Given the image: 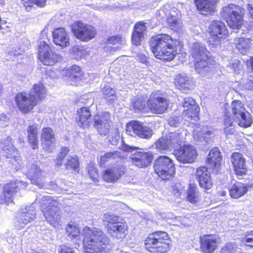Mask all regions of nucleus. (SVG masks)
Segmentation results:
<instances>
[{"mask_svg": "<svg viewBox=\"0 0 253 253\" xmlns=\"http://www.w3.org/2000/svg\"><path fill=\"white\" fill-rule=\"evenodd\" d=\"M182 120L180 116L175 117L171 116L169 120L168 123L169 126H178L181 123Z\"/></svg>", "mask_w": 253, "mask_h": 253, "instance_id": "obj_58", "label": "nucleus"}, {"mask_svg": "<svg viewBox=\"0 0 253 253\" xmlns=\"http://www.w3.org/2000/svg\"><path fill=\"white\" fill-rule=\"evenodd\" d=\"M244 240L247 246L253 247V231L245 236Z\"/></svg>", "mask_w": 253, "mask_h": 253, "instance_id": "obj_60", "label": "nucleus"}, {"mask_svg": "<svg viewBox=\"0 0 253 253\" xmlns=\"http://www.w3.org/2000/svg\"><path fill=\"white\" fill-rule=\"evenodd\" d=\"M170 242L167 233L158 231L149 235L145 240V245L151 253H165L169 250Z\"/></svg>", "mask_w": 253, "mask_h": 253, "instance_id": "obj_7", "label": "nucleus"}, {"mask_svg": "<svg viewBox=\"0 0 253 253\" xmlns=\"http://www.w3.org/2000/svg\"><path fill=\"white\" fill-rule=\"evenodd\" d=\"M238 12H239L238 6L233 4H229L222 7L220 12V15L222 18L226 20V22L233 24L231 17L235 14H237Z\"/></svg>", "mask_w": 253, "mask_h": 253, "instance_id": "obj_38", "label": "nucleus"}, {"mask_svg": "<svg viewBox=\"0 0 253 253\" xmlns=\"http://www.w3.org/2000/svg\"><path fill=\"white\" fill-rule=\"evenodd\" d=\"M11 138L7 137L0 140V148L5 153V156L10 158L9 163L11 167L18 170L21 168L22 162L19 154L11 142Z\"/></svg>", "mask_w": 253, "mask_h": 253, "instance_id": "obj_12", "label": "nucleus"}, {"mask_svg": "<svg viewBox=\"0 0 253 253\" xmlns=\"http://www.w3.org/2000/svg\"><path fill=\"white\" fill-rule=\"evenodd\" d=\"M27 11H30L34 5L43 7L45 5L46 0H22Z\"/></svg>", "mask_w": 253, "mask_h": 253, "instance_id": "obj_47", "label": "nucleus"}, {"mask_svg": "<svg viewBox=\"0 0 253 253\" xmlns=\"http://www.w3.org/2000/svg\"><path fill=\"white\" fill-rule=\"evenodd\" d=\"M232 18V22L233 24H230L229 22H227L228 26L232 29H240L243 25V19L242 16L239 14V12H237V14H235L234 15L231 17Z\"/></svg>", "mask_w": 253, "mask_h": 253, "instance_id": "obj_48", "label": "nucleus"}, {"mask_svg": "<svg viewBox=\"0 0 253 253\" xmlns=\"http://www.w3.org/2000/svg\"><path fill=\"white\" fill-rule=\"evenodd\" d=\"M187 132V130L178 129L162 136L155 142V148L160 151L178 148L185 142Z\"/></svg>", "mask_w": 253, "mask_h": 253, "instance_id": "obj_6", "label": "nucleus"}, {"mask_svg": "<svg viewBox=\"0 0 253 253\" xmlns=\"http://www.w3.org/2000/svg\"><path fill=\"white\" fill-rule=\"evenodd\" d=\"M125 168L122 166H117L107 169L104 172L103 177L108 182H115L124 174Z\"/></svg>", "mask_w": 253, "mask_h": 253, "instance_id": "obj_27", "label": "nucleus"}, {"mask_svg": "<svg viewBox=\"0 0 253 253\" xmlns=\"http://www.w3.org/2000/svg\"><path fill=\"white\" fill-rule=\"evenodd\" d=\"M78 125L84 128L88 127L92 124L91 113L88 108L82 107L77 111Z\"/></svg>", "mask_w": 253, "mask_h": 253, "instance_id": "obj_30", "label": "nucleus"}, {"mask_svg": "<svg viewBox=\"0 0 253 253\" xmlns=\"http://www.w3.org/2000/svg\"><path fill=\"white\" fill-rule=\"evenodd\" d=\"M217 0H195L196 8L203 15L214 12Z\"/></svg>", "mask_w": 253, "mask_h": 253, "instance_id": "obj_28", "label": "nucleus"}, {"mask_svg": "<svg viewBox=\"0 0 253 253\" xmlns=\"http://www.w3.org/2000/svg\"><path fill=\"white\" fill-rule=\"evenodd\" d=\"M233 120L227 115L224 116V130L226 136L233 134L235 132Z\"/></svg>", "mask_w": 253, "mask_h": 253, "instance_id": "obj_44", "label": "nucleus"}, {"mask_svg": "<svg viewBox=\"0 0 253 253\" xmlns=\"http://www.w3.org/2000/svg\"><path fill=\"white\" fill-rule=\"evenodd\" d=\"M122 149L124 151L126 152H132L133 151L135 150L136 149H137V147H133V146H130L128 145H126L125 143L123 144L121 146Z\"/></svg>", "mask_w": 253, "mask_h": 253, "instance_id": "obj_64", "label": "nucleus"}, {"mask_svg": "<svg viewBox=\"0 0 253 253\" xmlns=\"http://www.w3.org/2000/svg\"><path fill=\"white\" fill-rule=\"evenodd\" d=\"M53 42L57 45L66 47L69 45V37L64 28H55L52 32Z\"/></svg>", "mask_w": 253, "mask_h": 253, "instance_id": "obj_26", "label": "nucleus"}, {"mask_svg": "<svg viewBox=\"0 0 253 253\" xmlns=\"http://www.w3.org/2000/svg\"><path fill=\"white\" fill-rule=\"evenodd\" d=\"M178 12V10L171 11L167 17L168 24L170 28L173 30H177L180 27Z\"/></svg>", "mask_w": 253, "mask_h": 253, "instance_id": "obj_42", "label": "nucleus"}, {"mask_svg": "<svg viewBox=\"0 0 253 253\" xmlns=\"http://www.w3.org/2000/svg\"><path fill=\"white\" fill-rule=\"evenodd\" d=\"M59 253H75L73 248L68 246L62 245L60 247Z\"/></svg>", "mask_w": 253, "mask_h": 253, "instance_id": "obj_62", "label": "nucleus"}, {"mask_svg": "<svg viewBox=\"0 0 253 253\" xmlns=\"http://www.w3.org/2000/svg\"><path fill=\"white\" fill-rule=\"evenodd\" d=\"M72 29L76 38L82 42H88L96 35L95 30L93 27L80 21L75 22Z\"/></svg>", "mask_w": 253, "mask_h": 253, "instance_id": "obj_15", "label": "nucleus"}, {"mask_svg": "<svg viewBox=\"0 0 253 253\" xmlns=\"http://www.w3.org/2000/svg\"><path fill=\"white\" fill-rule=\"evenodd\" d=\"M88 174L90 177L93 180L97 179L98 177V174L97 172V169L94 168H92L88 170Z\"/></svg>", "mask_w": 253, "mask_h": 253, "instance_id": "obj_63", "label": "nucleus"}, {"mask_svg": "<svg viewBox=\"0 0 253 253\" xmlns=\"http://www.w3.org/2000/svg\"><path fill=\"white\" fill-rule=\"evenodd\" d=\"M126 131L130 135H137L144 139H149L152 135V130L150 127L144 126L137 121L129 122L127 125Z\"/></svg>", "mask_w": 253, "mask_h": 253, "instance_id": "obj_18", "label": "nucleus"}, {"mask_svg": "<svg viewBox=\"0 0 253 253\" xmlns=\"http://www.w3.org/2000/svg\"><path fill=\"white\" fill-rule=\"evenodd\" d=\"M65 165L67 169H70L76 170L79 166V161L76 155L70 156Z\"/></svg>", "mask_w": 253, "mask_h": 253, "instance_id": "obj_52", "label": "nucleus"}, {"mask_svg": "<svg viewBox=\"0 0 253 253\" xmlns=\"http://www.w3.org/2000/svg\"><path fill=\"white\" fill-rule=\"evenodd\" d=\"M41 141L46 150L50 151L55 142V133L50 127H44L42 130Z\"/></svg>", "mask_w": 253, "mask_h": 253, "instance_id": "obj_29", "label": "nucleus"}, {"mask_svg": "<svg viewBox=\"0 0 253 253\" xmlns=\"http://www.w3.org/2000/svg\"><path fill=\"white\" fill-rule=\"evenodd\" d=\"M28 138L33 149L38 148V139L37 137L38 127L36 125L30 126L28 127Z\"/></svg>", "mask_w": 253, "mask_h": 253, "instance_id": "obj_41", "label": "nucleus"}, {"mask_svg": "<svg viewBox=\"0 0 253 253\" xmlns=\"http://www.w3.org/2000/svg\"><path fill=\"white\" fill-rule=\"evenodd\" d=\"M124 40L119 36H113L108 40L107 48L111 50L116 51L121 47L120 45L124 43Z\"/></svg>", "mask_w": 253, "mask_h": 253, "instance_id": "obj_45", "label": "nucleus"}, {"mask_svg": "<svg viewBox=\"0 0 253 253\" xmlns=\"http://www.w3.org/2000/svg\"><path fill=\"white\" fill-rule=\"evenodd\" d=\"M146 32L145 23L142 22L137 23L134 27V31L131 36V41L133 44L138 45L143 39Z\"/></svg>", "mask_w": 253, "mask_h": 253, "instance_id": "obj_32", "label": "nucleus"}, {"mask_svg": "<svg viewBox=\"0 0 253 253\" xmlns=\"http://www.w3.org/2000/svg\"><path fill=\"white\" fill-rule=\"evenodd\" d=\"M194 110L192 109L187 108L183 110L182 116L183 117V124L189 127L187 134L190 131L193 132V137L194 140L199 141L209 142L214 137L212 131L209 129L207 126H201L196 124L193 121L196 122L198 119V114L199 111L195 112L194 115L192 114Z\"/></svg>", "mask_w": 253, "mask_h": 253, "instance_id": "obj_3", "label": "nucleus"}, {"mask_svg": "<svg viewBox=\"0 0 253 253\" xmlns=\"http://www.w3.org/2000/svg\"><path fill=\"white\" fill-rule=\"evenodd\" d=\"M232 114L238 125L242 127H247L252 124V119L248 112H246L245 108L242 102L239 100H234L231 104Z\"/></svg>", "mask_w": 253, "mask_h": 253, "instance_id": "obj_14", "label": "nucleus"}, {"mask_svg": "<svg viewBox=\"0 0 253 253\" xmlns=\"http://www.w3.org/2000/svg\"><path fill=\"white\" fill-rule=\"evenodd\" d=\"M27 185V182L18 180L6 184L3 188V193L0 196V204L8 205L11 203L14 193L17 190L25 188Z\"/></svg>", "mask_w": 253, "mask_h": 253, "instance_id": "obj_16", "label": "nucleus"}, {"mask_svg": "<svg viewBox=\"0 0 253 253\" xmlns=\"http://www.w3.org/2000/svg\"><path fill=\"white\" fill-rule=\"evenodd\" d=\"M209 34L210 44L216 46L220 45L221 42L227 37L228 31L223 22L214 20L210 25Z\"/></svg>", "mask_w": 253, "mask_h": 253, "instance_id": "obj_9", "label": "nucleus"}, {"mask_svg": "<svg viewBox=\"0 0 253 253\" xmlns=\"http://www.w3.org/2000/svg\"><path fill=\"white\" fill-rule=\"evenodd\" d=\"M222 157L218 148L212 149L207 157V163L210 169L216 170L220 167Z\"/></svg>", "mask_w": 253, "mask_h": 253, "instance_id": "obj_33", "label": "nucleus"}, {"mask_svg": "<svg viewBox=\"0 0 253 253\" xmlns=\"http://www.w3.org/2000/svg\"><path fill=\"white\" fill-rule=\"evenodd\" d=\"M154 170L162 179H169L175 173V167L172 160L166 156H161L154 164Z\"/></svg>", "mask_w": 253, "mask_h": 253, "instance_id": "obj_10", "label": "nucleus"}, {"mask_svg": "<svg viewBox=\"0 0 253 253\" xmlns=\"http://www.w3.org/2000/svg\"><path fill=\"white\" fill-rule=\"evenodd\" d=\"M103 221L108 234L113 238L122 240L128 234V226L126 221L110 212L103 214Z\"/></svg>", "mask_w": 253, "mask_h": 253, "instance_id": "obj_4", "label": "nucleus"}, {"mask_svg": "<svg viewBox=\"0 0 253 253\" xmlns=\"http://www.w3.org/2000/svg\"><path fill=\"white\" fill-rule=\"evenodd\" d=\"M27 177L32 183L42 187L45 181V172L42 171L36 164H33L29 168L26 173Z\"/></svg>", "mask_w": 253, "mask_h": 253, "instance_id": "obj_22", "label": "nucleus"}, {"mask_svg": "<svg viewBox=\"0 0 253 253\" xmlns=\"http://www.w3.org/2000/svg\"><path fill=\"white\" fill-rule=\"evenodd\" d=\"M110 115L108 112L96 114L93 117L94 126L100 135H106L110 128Z\"/></svg>", "mask_w": 253, "mask_h": 253, "instance_id": "obj_21", "label": "nucleus"}, {"mask_svg": "<svg viewBox=\"0 0 253 253\" xmlns=\"http://www.w3.org/2000/svg\"><path fill=\"white\" fill-rule=\"evenodd\" d=\"M66 231L68 236L73 238H75L80 234L79 227L74 224H69L66 228Z\"/></svg>", "mask_w": 253, "mask_h": 253, "instance_id": "obj_51", "label": "nucleus"}, {"mask_svg": "<svg viewBox=\"0 0 253 253\" xmlns=\"http://www.w3.org/2000/svg\"><path fill=\"white\" fill-rule=\"evenodd\" d=\"M237 249L236 244L227 243L221 249L220 253H237Z\"/></svg>", "mask_w": 253, "mask_h": 253, "instance_id": "obj_54", "label": "nucleus"}, {"mask_svg": "<svg viewBox=\"0 0 253 253\" xmlns=\"http://www.w3.org/2000/svg\"><path fill=\"white\" fill-rule=\"evenodd\" d=\"M29 94L39 103L46 95V90L44 86L39 83L33 85Z\"/></svg>", "mask_w": 253, "mask_h": 253, "instance_id": "obj_37", "label": "nucleus"}, {"mask_svg": "<svg viewBox=\"0 0 253 253\" xmlns=\"http://www.w3.org/2000/svg\"><path fill=\"white\" fill-rule=\"evenodd\" d=\"M150 45L154 56L161 60L171 61L177 53L175 43L168 35L161 34L152 37Z\"/></svg>", "mask_w": 253, "mask_h": 253, "instance_id": "obj_2", "label": "nucleus"}, {"mask_svg": "<svg viewBox=\"0 0 253 253\" xmlns=\"http://www.w3.org/2000/svg\"><path fill=\"white\" fill-rule=\"evenodd\" d=\"M231 162L237 175L242 176L246 173V160L242 154L238 152L233 153L231 157Z\"/></svg>", "mask_w": 253, "mask_h": 253, "instance_id": "obj_24", "label": "nucleus"}, {"mask_svg": "<svg viewBox=\"0 0 253 253\" xmlns=\"http://www.w3.org/2000/svg\"><path fill=\"white\" fill-rule=\"evenodd\" d=\"M184 108L192 109L194 113H192L194 115L195 112L199 111V108L196 104V102L194 99L190 97H187L183 99V101L181 103Z\"/></svg>", "mask_w": 253, "mask_h": 253, "instance_id": "obj_49", "label": "nucleus"}, {"mask_svg": "<svg viewBox=\"0 0 253 253\" xmlns=\"http://www.w3.org/2000/svg\"><path fill=\"white\" fill-rule=\"evenodd\" d=\"M191 54L194 59L195 70L203 76L212 71L209 64V52L203 43L196 42L191 47Z\"/></svg>", "mask_w": 253, "mask_h": 253, "instance_id": "obj_5", "label": "nucleus"}, {"mask_svg": "<svg viewBox=\"0 0 253 253\" xmlns=\"http://www.w3.org/2000/svg\"><path fill=\"white\" fill-rule=\"evenodd\" d=\"M132 163L138 168L146 167L151 163L153 159V154L151 152L137 151L131 154Z\"/></svg>", "mask_w": 253, "mask_h": 253, "instance_id": "obj_23", "label": "nucleus"}, {"mask_svg": "<svg viewBox=\"0 0 253 253\" xmlns=\"http://www.w3.org/2000/svg\"><path fill=\"white\" fill-rule=\"evenodd\" d=\"M247 191V187L245 184L237 182L230 188L229 193L232 198L237 199L245 195Z\"/></svg>", "mask_w": 253, "mask_h": 253, "instance_id": "obj_40", "label": "nucleus"}, {"mask_svg": "<svg viewBox=\"0 0 253 253\" xmlns=\"http://www.w3.org/2000/svg\"><path fill=\"white\" fill-rule=\"evenodd\" d=\"M69 149L67 147H64L61 149L59 155L55 160V163L58 166H61L62 164V160L65 156L69 153Z\"/></svg>", "mask_w": 253, "mask_h": 253, "instance_id": "obj_56", "label": "nucleus"}, {"mask_svg": "<svg viewBox=\"0 0 253 253\" xmlns=\"http://www.w3.org/2000/svg\"><path fill=\"white\" fill-rule=\"evenodd\" d=\"M121 157V153L117 151L112 152H108L102 156V160L104 161V158H108V162L112 159H116Z\"/></svg>", "mask_w": 253, "mask_h": 253, "instance_id": "obj_57", "label": "nucleus"}, {"mask_svg": "<svg viewBox=\"0 0 253 253\" xmlns=\"http://www.w3.org/2000/svg\"><path fill=\"white\" fill-rule=\"evenodd\" d=\"M66 182L62 180H59L56 183L51 182L50 187L54 190L58 191L60 190L61 191H67L66 187Z\"/></svg>", "mask_w": 253, "mask_h": 253, "instance_id": "obj_53", "label": "nucleus"}, {"mask_svg": "<svg viewBox=\"0 0 253 253\" xmlns=\"http://www.w3.org/2000/svg\"><path fill=\"white\" fill-rule=\"evenodd\" d=\"M133 107L138 110H142L144 109L145 106V102L141 98L137 99L135 102H132Z\"/></svg>", "mask_w": 253, "mask_h": 253, "instance_id": "obj_59", "label": "nucleus"}, {"mask_svg": "<svg viewBox=\"0 0 253 253\" xmlns=\"http://www.w3.org/2000/svg\"><path fill=\"white\" fill-rule=\"evenodd\" d=\"M169 223L170 224L175 226H188L190 225L191 221L189 218L187 217L176 216L174 218L173 220H172L171 222Z\"/></svg>", "mask_w": 253, "mask_h": 253, "instance_id": "obj_50", "label": "nucleus"}, {"mask_svg": "<svg viewBox=\"0 0 253 253\" xmlns=\"http://www.w3.org/2000/svg\"><path fill=\"white\" fill-rule=\"evenodd\" d=\"M186 200L192 204H196L201 200V196L197 187L194 184H190L186 192Z\"/></svg>", "mask_w": 253, "mask_h": 253, "instance_id": "obj_39", "label": "nucleus"}, {"mask_svg": "<svg viewBox=\"0 0 253 253\" xmlns=\"http://www.w3.org/2000/svg\"><path fill=\"white\" fill-rule=\"evenodd\" d=\"M83 240L85 253H102L109 245V237L100 229L87 226L82 231Z\"/></svg>", "mask_w": 253, "mask_h": 253, "instance_id": "obj_1", "label": "nucleus"}, {"mask_svg": "<svg viewBox=\"0 0 253 253\" xmlns=\"http://www.w3.org/2000/svg\"><path fill=\"white\" fill-rule=\"evenodd\" d=\"M72 54L74 58L79 60L86 58L88 55V52L83 46H75L72 48Z\"/></svg>", "mask_w": 253, "mask_h": 253, "instance_id": "obj_46", "label": "nucleus"}, {"mask_svg": "<svg viewBox=\"0 0 253 253\" xmlns=\"http://www.w3.org/2000/svg\"><path fill=\"white\" fill-rule=\"evenodd\" d=\"M201 248L205 253H212L217 247V242L215 236L206 235L201 237Z\"/></svg>", "mask_w": 253, "mask_h": 253, "instance_id": "obj_31", "label": "nucleus"}, {"mask_svg": "<svg viewBox=\"0 0 253 253\" xmlns=\"http://www.w3.org/2000/svg\"><path fill=\"white\" fill-rule=\"evenodd\" d=\"M176 87L182 91L191 89L193 86L192 80L185 75H178L175 79Z\"/></svg>", "mask_w": 253, "mask_h": 253, "instance_id": "obj_36", "label": "nucleus"}, {"mask_svg": "<svg viewBox=\"0 0 253 253\" xmlns=\"http://www.w3.org/2000/svg\"><path fill=\"white\" fill-rule=\"evenodd\" d=\"M35 208L33 204L20 209L15 214L13 219V226L20 230L27 224L32 222L35 217Z\"/></svg>", "mask_w": 253, "mask_h": 253, "instance_id": "obj_13", "label": "nucleus"}, {"mask_svg": "<svg viewBox=\"0 0 253 253\" xmlns=\"http://www.w3.org/2000/svg\"><path fill=\"white\" fill-rule=\"evenodd\" d=\"M38 46L39 58L44 65L52 66L61 59V56L53 50L52 44L40 40Z\"/></svg>", "mask_w": 253, "mask_h": 253, "instance_id": "obj_11", "label": "nucleus"}, {"mask_svg": "<svg viewBox=\"0 0 253 253\" xmlns=\"http://www.w3.org/2000/svg\"><path fill=\"white\" fill-rule=\"evenodd\" d=\"M228 67L236 73H239L240 70L242 69L240 61L236 59L231 60L229 63Z\"/></svg>", "mask_w": 253, "mask_h": 253, "instance_id": "obj_55", "label": "nucleus"}, {"mask_svg": "<svg viewBox=\"0 0 253 253\" xmlns=\"http://www.w3.org/2000/svg\"><path fill=\"white\" fill-rule=\"evenodd\" d=\"M252 40L244 37L236 38L234 40V44L236 48L242 54L249 52Z\"/></svg>", "mask_w": 253, "mask_h": 253, "instance_id": "obj_35", "label": "nucleus"}, {"mask_svg": "<svg viewBox=\"0 0 253 253\" xmlns=\"http://www.w3.org/2000/svg\"><path fill=\"white\" fill-rule=\"evenodd\" d=\"M101 90L106 100L110 103H112L116 99V92L113 88L108 84H104Z\"/></svg>", "mask_w": 253, "mask_h": 253, "instance_id": "obj_43", "label": "nucleus"}, {"mask_svg": "<svg viewBox=\"0 0 253 253\" xmlns=\"http://www.w3.org/2000/svg\"><path fill=\"white\" fill-rule=\"evenodd\" d=\"M62 74L66 77H68L70 80L75 83L80 81L83 77V72L80 67L75 65L67 69L63 70Z\"/></svg>", "mask_w": 253, "mask_h": 253, "instance_id": "obj_34", "label": "nucleus"}, {"mask_svg": "<svg viewBox=\"0 0 253 253\" xmlns=\"http://www.w3.org/2000/svg\"><path fill=\"white\" fill-rule=\"evenodd\" d=\"M40 205L47 221L54 227L57 226L60 219L58 201L51 196H44L41 200Z\"/></svg>", "mask_w": 253, "mask_h": 253, "instance_id": "obj_8", "label": "nucleus"}, {"mask_svg": "<svg viewBox=\"0 0 253 253\" xmlns=\"http://www.w3.org/2000/svg\"><path fill=\"white\" fill-rule=\"evenodd\" d=\"M179 150H175L174 155L176 159L183 163H191L196 159L197 153L194 146L192 145H181Z\"/></svg>", "mask_w": 253, "mask_h": 253, "instance_id": "obj_19", "label": "nucleus"}, {"mask_svg": "<svg viewBox=\"0 0 253 253\" xmlns=\"http://www.w3.org/2000/svg\"><path fill=\"white\" fill-rule=\"evenodd\" d=\"M15 101L18 109L24 114L32 111L38 104L29 93L25 92L18 93L15 97Z\"/></svg>", "mask_w": 253, "mask_h": 253, "instance_id": "obj_17", "label": "nucleus"}, {"mask_svg": "<svg viewBox=\"0 0 253 253\" xmlns=\"http://www.w3.org/2000/svg\"><path fill=\"white\" fill-rule=\"evenodd\" d=\"M196 177L200 186L206 189H210L212 186L210 172L206 167H201L197 169Z\"/></svg>", "mask_w": 253, "mask_h": 253, "instance_id": "obj_25", "label": "nucleus"}, {"mask_svg": "<svg viewBox=\"0 0 253 253\" xmlns=\"http://www.w3.org/2000/svg\"><path fill=\"white\" fill-rule=\"evenodd\" d=\"M22 52V50L20 49H18L17 50L16 49L14 50H12L8 52V55L10 56L9 58L11 60H14L17 57L21 55Z\"/></svg>", "mask_w": 253, "mask_h": 253, "instance_id": "obj_61", "label": "nucleus"}, {"mask_svg": "<svg viewBox=\"0 0 253 253\" xmlns=\"http://www.w3.org/2000/svg\"><path fill=\"white\" fill-rule=\"evenodd\" d=\"M147 105L149 110L155 114H162L168 108L167 99L154 93L151 95Z\"/></svg>", "mask_w": 253, "mask_h": 253, "instance_id": "obj_20", "label": "nucleus"}]
</instances>
